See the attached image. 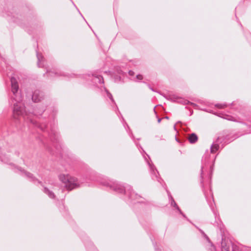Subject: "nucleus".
I'll list each match as a JSON object with an SVG mask.
<instances>
[{"mask_svg":"<svg viewBox=\"0 0 251 251\" xmlns=\"http://www.w3.org/2000/svg\"><path fill=\"white\" fill-rule=\"evenodd\" d=\"M14 111L15 113H16L17 115H19L20 113H19V106L18 105H16L14 107Z\"/></svg>","mask_w":251,"mask_h":251,"instance_id":"5","label":"nucleus"},{"mask_svg":"<svg viewBox=\"0 0 251 251\" xmlns=\"http://www.w3.org/2000/svg\"><path fill=\"white\" fill-rule=\"evenodd\" d=\"M11 87H12V92L15 94V93H16L17 91H18V83H17V80H16L15 78H12L11 79Z\"/></svg>","mask_w":251,"mask_h":251,"instance_id":"2","label":"nucleus"},{"mask_svg":"<svg viewBox=\"0 0 251 251\" xmlns=\"http://www.w3.org/2000/svg\"><path fill=\"white\" fill-rule=\"evenodd\" d=\"M197 140V137L195 134H192L189 136V140L191 143H194Z\"/></svg>","mask_w":251,"mask_h":251,"instance_id":"3","label":"nucleus"},{"mask_svg":"<svg viewBox=\"0 0 251 251\" xmlns=\"http://www.w3.org/2000/svg\"><path fill=\"white\" fill-rule=\"evenodd\" d=\"M137 77V78L139 79H141L142 78V75H138Z\"/></svg>","mask_w":251,"mask_h":251,"instance_id":"6","label":"nucleus"},{"mask_svg":"<svg viewBox=\"0 0 251 251\" xmlns=\"http://www.w3.org/2000/svg\"><path fill=\"white\" fill-rule=\"evenodd\" d=\"M60 179L66 184V187L68 189H73L77 186L76 179L69 175H61L60 176Z\"/></svg>","mask_w":251,"mask_h":251,"instance_id":"1","label":"nucleus"},{"mask_svg":"<svg viewBox=\"0 0 251 251\" xmlns=\"http://www.w3.org/2000/svg\"><path fill=\"white\" fill-rule=\"evenodd\" d=\"M218 148V147L216 145H214L212 146V147L211 148V152H215L216 151H217Z\"/></svg>","mask_w":251,"mask_h":251,"instance_id":"4","label":"nucleus"}]
</instances>
